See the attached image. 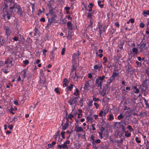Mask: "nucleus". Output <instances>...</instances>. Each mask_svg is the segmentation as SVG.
<instances>
[{
    "label": "nucleus",
    "instance_id": "34",
    "mask_svg": "<svg viewBox=\"0 0 149 149\" xmlns=\"http://www.w3.org/2000/svg\"><path fill=\"white\" fill-rule=\"evenodd\" d=\"M124 117L122 113H120L118 116V120H120L122 118H123Z\"/></svg>",
    "mask_w": 149,
    "mask_h": 149
},
{
    "label": "nucleus",
    "instance_id": "20",
    "mask_svg": "<svg viewBox=\"0 0 149 149\" xmlns=\"http://www.w3.org/2000/svg\"><path fill=\"white\" fill-rule=\"evenodd\" d=\"M54 52L52 51L50 52V56H51L50 58L52 60H54Z\"/></svg>",
    "mask_w": 149,
    "mask_h": 149
},
{
    "label": "nucleus",
    "instance_id": "23",
    "mask_svg": "<svg viewBox=\"0 0 149 149\" xmlns=\"http://www.w3.org/2000/svg\"><path fill=\"white\" fill-rule=\"evenodd\" d=\"M74 117L73 114H72L71 113L68 116V118L70 119L71 120H72V118Z\"/></svg>",
    "mask_w": 149,
    "mask_h": 149
},
{
    "label": "nucleus",
    "instance_id": "46",
    "mask_svg": "<svg viewBox=\"0 0 149 149\" xmlns=\"http://www.w3.org/2000/svg\"><path fill=\"white\" fill-rule=\"evenodd\" d=\"M54 91L58 93V94H60V93L59 92V90L58 88H56L54 89Z\"/></svg>",
    "mask_w": 149,
    "mask_h": 149
},
{
    "label": "nucleus",
    "instance_id": "60",
    "mask_svg": "<svg viewBox=\"0 0 149 149\" xmlns=\"http://www.w3.org/2000/svg\"><path fill=\"white\" fill-rule=\"evenodd\" d=\"M141 28H143L145 26L144 24L143 23H141L140 24L139 26Z\"/></svg>",
    "mask_w": 149,
    "mask_h": 149
},
{
    "label": "nucleus",
    "instance_id": "57",
    "mask_svg": "<svg viewBox=\"0 0 149 149\" xmlns=\"http://www.w3.org/2000/svg\"><path fill=\"white\" fill-rule=\"evenodd\" d=\"M92 24H93L92 21V20L91 19V20H90V23L88 25V26H90L91 27V28H92Z\"/></svg>",
    "mask_w": 149,
    "mask_h": 149
},
{
    "label": "nucleus",
    "instance_id": "45",
    "mask_svg": "<svg viewBox=\"0 0 149 149\" xmlns=\"http://www.w3.org/2000/svg\"><path fill=\"white\" fill-rule=\"evenodd\" d=\"M34 30H35V32L34 33V35L35 36H36V33L38 32V29L36 27L34 29Z\"/></svg>",
    "mask_w": 149,
    "mask_h": 149
},
{
    "label": "nucleus",
    "instance_id": "58",
    "mask_svg": "<svg viewBox=\"0 0 149 149\" xmlns=\"http://www.w3.org/2000/svg\"><path fill=\"white\" fill-rule=\"evenodd\" d=\"M65 132H62L61 133V134L62 136V137L64 139L65 138V136H64V134H65Z\"/></svg>",
    "mask_w": 149,
    "mask_h": 149
},
{
    "label": "nucleus",
    "instance_id": "37",
    "mask_svg": "<svg viewBox=\"0 0 149 149\" xmlns=\"http://www.w3.org/2000/svg\"><path fill=\"white\" fill-rule=\"evenodd\" d=\"M127 128L129 129V131L130 132H132L133 130V128H132L131 126L130 125H129L127 126Z\"/></svg>",
    "mask_w": 149,
    "mask_h": 149
},
{
    "label": "nucleus",
    "instance_id": "16",
    "mask_svg": "<svg viewBox=\"0 0 149 149\" xmlns=\"http://www.w3.org/2000/svg\"><path fill=\"white\" fill-rule=\"evenodd\" d=\"M121 122H119L118 123V124L119 125V126L120 127H121L122 129V131H125L126 129L125 128V126L123 125V124H122L121 123Z\"/></svg>",
    "mask_w": 149,
    "mask_h": 149
},
{
    "label": "nucleus",
    "instance_id": "43",
    "mask_svg": "<svg viewBox=\"0 0 149 149\" xmlns=\"http://www.w3.org/2000/svg\"><path fill=\"white\" fill-rule=\"evenodd\" d=\"M135 63L138 66L141 67V63L139 62L138 61H136Z\"/></svg>",
    "mask_w": 149,
    "mask_h": 149
},
{
    "label": "nucleus",
    "instance_id": "28",
    "mask_svg": "<svg viewBox=\"0 0 149 149\" xmlns=\"http://www.w3.org/2000/svg\"><path fill=\"white\" fill-rule=\"evenodd\" d=\"M143 14L145 16H146L147 15H149V10H144L143 12Z\"/></svg>",
    "mask_w": 149,
    "mask_h": 149
},
{
    "label": "nucleus",
    "instance_id": "54",
    "mask_svg": "<svg viewBox=\"0 0 149 149\" xmlns=\"http://www.w3.org/2000/svg\"><path fill=\"white\" fill-rule=\"evenodd\" d=\"M7 19H10V17H11V15L10 14H9L8 13V11H7Z\"/></svg>",
    "mask_w": 149,
    "mask_h": 149
},
{
    "label": "nucleus",
    "instance_id": "3",
    "mask_svg": "<svg viewBox=\"0 0 149 149\" xmlns=\"http://www.w3.org/2000/svg\"><path fill=\"white\" fill-rule=\"evenodd\" d=\"M143 91L149 90V80L146 79L143 82V87L142 88Z\"/></svg>",
    "mask_w": 149,
    "mask_h": 149
},
{
    "label": "nucleus",
    "instance_id": "39",
    "mask_svg": "<svg viewBox=\"0 0 149 149\" xmlns=\"http://www.w3.org/2000/svg\"><path fill=\"white\" fill-rule=\"evenodd\" d=\"M92 144L93 145V148H94L95 149H97L98 147L95 144V142H92Z\"/></svg>",
    "mask_w": 149,
    "mask_h": 149
},
{
    "label": "nucleus",
    "instance_id": "14",
    "mask_svg": "<svg viewBox=\"0 0 149 149\" xmlns=\"http://www.w3.org/2000/svg\"><path fill=\"white\" fill-rule=\"evenodd\" d=\"M75 131L76 132H77L83 131V129L81 127L76 126L75 127Z\"/></svg>",
    "mask_w": 149,
    "mask_h": 149
},
{
    "label": "nucleus",
    "instance_id": "63",
    "mask_svg": "<svg viewBox=\"0 0 149 149\" xmlns=\"http://www.w3.org/2000/svg\"><path fill=\"white\" fill-rule=\"evenodd\" d=\"M130 22L131 23H133L134 22V19L133 18L130 19H129Z\"/></svg>",
    "mask_w": 149,
    "mask_h": 149
},
{
    "label": "nucleus",
    "instance_id": "51",
    "mask_svg": "<svg viewBox=\"0 0 149 149\" xmlns=\"http://www.w3.org/2000/svg\"><path fill=\"white\" fill-rule=\"evenodd\" d=\"M103 114V111L102 110L100 111V113L99 114V116H103V115H102Z\"/></svg>",
    "mask_w": 149,
    "mask_h": 149
},
{
    "label": "nucleus",
    "instance_id": "29",
    "mask_svg": "<svg viewBox=\"0 0 149 149\" xmlns=\"http://www.w3.org/2000/svg\"><path fill=\"white\" fill-rule=\"evenodd\" d=\"M123 132H125V136L127 137H129L131 136V133L128 132H126V130H125V131H123Z\"/></svg>",
    "mask_w": 149,
    "mask_h": 149
},
{
    "label": "nucleus",
    "instance_id": "59",
    "mask_svg": "<svg viewBox=\"0 0 149 149\" xmlns=\"http://www.w3.org/2000/svg\"><path fill=\"white\" fill-rule=\"evenodd\" d=\"M146 144V149H149V141H147Z\"/></svg>",
    "mask_w": 149,
    "mask_h": 149
},
{
    "label": "nucleus",
    "instance_id": "17",
    "mask_svg": "<svg viewBox=\"0 0 149 149\" xmlns=\"http://www.w3.org/2000/svg\"><path fill=\"white\" fill-rule=\"evenodd\" d=\"M73 87V85L72 84H70L69 86H68L66 87V90L68 91H71L72 90Z\"/></svg>",
    "mask_w": 149,
    "mask_h": 149
},
{
    "label": "nucleus",
    "instance_id": "13",
    "mask_svg": "<svg viewBox=\"0 0 149 149\" xmlns=\"http://www.w3.org/2000/svg\"><path fill=\"white\" fill-rule=\"evenodd\" d=\"M62 148H68V147L66 144L64 143L63 144H62L61 145H58L57 148L61 149Z\"/></svg>",
    "mask_w": 149,
    "mask_h": 149
},
{
    "label": "nucleus",
    "instance_id": "4",
    "mask_svg": "<svg viewBox=\"0 0 149 149\" xmlns=\"http://www.w3.org/2000/svg\"><path fill=\"white\" fill-rule=\"evenodd\" d=\"M78 98L76 97H72L68 101V103L71 106H73L74 104L76 105L77 102V99Z\"/></svg>",
    "mask_w": 149,
    "mask_h": 149
},
{
    "label": "nucleus",
    "instance_id": "61",
    "mask_svg": "<svg viewBox=\"0 0 149 149\" xmlns=\"http://www.w3.org/2000/svg\"><path fill=\"white\" fill-rule=\"evenodd\" d=\"M94 105L96 107V109H97L99 107V104L96 102H95L94 103Z\"/></svg>",
    "mask_w": 149,
    "mask_h": 149
},
{
    "label": "nucleus",
    "instance_id": "24",
    "mask_svg": "<svg viewBox=\"0 0 149 149\" xmlns=\"http://www.w3.org/2000/svg\"><path fill=\"white\" fill-rule=\"evenodd\" d=\"M84 101V99L83 98L81 99L80 100L79 102L78 105H80V106L82 107L83 105V101Z\"/></svg>",
    "mask_w": 149,
    "mask_h": 149
},
{
    "label": "nucleus",
    "instance_id": "52",
    "mask_svg": "<svg viewBox=\"0 0 149 149\" xmlns=\"http://www.w3.org/2000/svg\"><path fill=\"white\" fill-rule=\"evenodd\" d=\"M99 100H100L99 98H96L95 97H93V100L95 102L99 101Z\"/></svg>",
    "mask_w": 149,
    "mask_h": 149
},
{
    "label": "nucleus",
    "instance_id": "44",
    "mask_svg": "<svg viewBox=\"0 0 149 149\" xmlns=\"http://www.w3.org/2000/svg\"><path fill=\"white\" fill-rule=\"evenodd\" d=\"M65 48H62V51L61 52V54L63 55L64 54L65 52Z\"/></svg>",
    "mask_w": 149,
    "mask_h": 149
},
{
    "label": "nucleus",
    "instance_id": "9",
    "mask_svg": "<svg viewBox=\"0 0 149 149\" xmlns=\"http://www.w3.org/2000/svg\"><path fill=\"white\" fill-rule=\"evenodd\" d=\"M146 43H144L141 45L139 47V48L140 49L141 52H143L144 51V50L146 49Z\"/></svg>",
    "mask_w": 149,
    "mask_h": 149
},
{
    "label": "nucleus",
    "instance_id": "6",
    "mask_svg": "<svg viewBox=\"0 0 149 149\" xmlns=\"http://www.w3.org/2000/svg\"><path fill=\"white\" fill-rule=\"evenodd\" d=\"M48 6L49 8V14H50L51 16L55 15V14L53 11V8L52 7L50 2L48 4Z\"/></svg>",
    "mask_w": 149,
    "mask_h": 149
},
{
    "label": "nucleus",
    "instance_id": "53",
    "mask_svg": "<svg viewBox=\"0 0 149 149\" xmlns=\"http://www.w3.org/2000/svg\"><path fill=\"white\" fill-rule=\"evenodd\" d=\"M69 83V81H68V80L66 78H65L64 79L63 83H65L68 84Z\"/></svg>",
    "mask_w": 149,
    "mask_h": 149
},
{
    "label": "nucleus",
    "instance_id": "11",
    "mask_svg": "<svg viewBox=\"0 0 149 149\" xmlns=\"http://www.w3.org/2000/svg\"><path fill=\"white\" fill-rule=\"evenodd\" d=\"M102 65L101 63H99L97 65H94L93 68L95 70H100Z\"/></svg>",
    "mask_w": 149,
    "mask_h": 149
},
{
    "label": "nucleus",
    "instance_id": "5",
    "mask_svg": "<svg viewBox=\"0 0 149 149\" xmlns=\"http://www.w3.org/2000/svg\"><path fill=\"white\" fill-rule=\"evenodd\" d=\"M3 28L5 31V33L7 36V38H8V36L10 35L12 31L10 29L9 27L8 26H4Z\"/></svg>",
    "mask_w": 149,
    "mask_h": 149
},
{
    "label": "nucleus",
    "instance_id": "42",
    "mask_svg": "<svg viewBox=\"0 0 149 149\" xmlns=\"http://www.w3.org/2000/svg\"><path fill=\"white\" fill-rule=\"evenodd\" d=\"M3 41L4 42L5 41L3 39H1V37H0V47L3 45V44L4 43V42H3V43H2V42H1V41Z\"/></svg>",
    "mask_w": 149,
    "mask_h": 149
},
{
    "label": "nucleus",
    "instance_id": "30",
    "mask_svg": "<svg viewBox=\"0 0 149 149\" xmlns=\"http://www.w3.org/2000/svg\"><path fill=\"white\" fill-rule=\"evenodd\" d=\"M87 17L88 18H89L90 19V20H91V19L92 18V13H88L87 16Z\"/></svg>",
    "mask_w": 149,
    "mask_h": 149
},
{
    "label": "nucleus",
    "instance_id": "7",
    "mask_svg": "<svg viewBox=\"0 0 149 149\" xmlns=\"http://www.w3.org/2000/svg\"><path fill=\"white\" fill-rule=\"evenodd\" d=\"M91 88V86L90 85L89 81H85V85L84 88L87 91L89 90Z\"/></svg>",
    "mask_w": 149,
    "mask_h": 149
},
{
    "label": "nucleus",
    "instance_id": "41",
    "mask_svg": "<svg viewBox=\"0 0 149 149\" xmlns=\"http://www.w3.org/2000/svg\"><path fill=\"white\" fill-rule=\"evenodd\" d=\"M50 19H48L49 22H48V23L47 25V27H49L51 25V24L52 23H53L51 21H50Z\"/></svg>",
    "mask_w": 149,
    "mask_h": 149
},
{
    "label": "nucleus",
    "instance_id": "38",
    "mask_svg": "<svg viewBox=\"0 0 149 149\" xmlns=\"http://www.w3.org/2000/svg\"><path fill=\"white\" fill-rule=\"evenodd\" d=\"M139 138L138 137H135V140L137 143H140L141 142V141L139 140Z\"/></svg>",
    "mask_w": 149,
    "mask_h": 149
},
{
    "label": "nucleus",
    "instance_id": "55",
    "mask_svg": "<svg viewBox=\"0 0 149 149\" xmlns=\"http://www.w3.org/2000/svg\"><path fill=\"white\" fill-rule=\"evenodd\" d=\"M76 69V66L74 65H73L72 66V68L71 69V72H73L74 70Z\"/></svg>",
    "mask_w": 149,
    "mask_h": 149
},
{
    "label": "nucleus",
    "instance_id": "12",
    "mask_svg": "<svg viewBox=\"0 0 149 149\" xmlns=\"http://www.w3.org/2000/svg\"><path fill=\"white\" fill-rule=\"evenodd\" d=\"M51 21L53 23H55L56 22V21L57 19V16L56 15V14L51 15Z\"/></svg>",
    "mask_w": 149,
    "mask_h": 149
},
{
    "label": "nucleus",
    "instance_id": "36",
    "mask_svg": "<svg viewBox=\"0 0 149 149\" xmlns=\"http://www.w3.org/2000/svg\"><path fill=\"white\" fill-rule=\"evenodd\" d=\"M101 3V1H98V5L100 6V7L101 8H102L104 7V4H102L101 5L100 3Z\"/></svg>",
    "mask_w": 149,
    "mask_h": 149
},
{
    "label": "nucleus",
    "instance_id": "49",
    "mask_svg": "<svg viewBox=\"0 0 149 149\" xmlns=\"http://www.w3.org/2000/svg\"><path fill=\"white\" fill-rule=\"evenodd\" d=\"M108 109H107V110H104V111H103V116H105L107 114V113H108Z\"/></svg>",
    "mask_w": 149,
    "mask_h": 149
},
{
    "label": "nucleus",
    "instance_id": "1",
    "mask_svg": "<svg viewBox=\"0 0 149 149\" xmlns=\"http://www.w3.org/2000/svg\"><path fill=\"white\" fill-rule=\"evenodd\" d=\"M105 78V76L104 75H103L102 77L99 76L97 77L96 78L95 82L96 86L98 87H100V89H102L103 81Z\"/></svg>",
    "mask_w": 149,
    "mask_h": 149
},
{
    "label": "nucleus",
    "instance_id": "21",
    "mask_svg": "<svg viewBox=\"0 0 149 149\" xmlns=\"http://www.w3.org/2000/svg\"><path fill=\"white\" fill-rule=\"evenodd\" d=\"M132 52L135 54H138V49L136 48H134L132 49Z\"/></svg>",
    "mask_w": 149,
    "mask_h": 149
},
{
    "label": "nucleus",
    "instance_id": "19",
    "mask_svg": "<svg viewBox=\"0 0 149 149\" xmlns=\"http://www.w3.org/2000/svg\"><path fill=\"white\" fill-rule=\"evenodd\" d=\"M79 53H75L73 54V58L74 60L76 59L77 58H78L79 56Z\"/></svg>",
    "mask_w": 149,
    "mask_h": 149
},
{
    "label": "nucleus",
    "instance_id": "8",
    "mask_svg": "<svg viewBox=\"0 0 149 149\" xmlns=\"http://www.w3.org/2000/svg\"><path fill=\"white\" fill-rule=\"evenodd\" d=\"M98 23L99 24V22ZM98 28L99 30V34L100 36H101L104 31V28L102 27V25L99 24L98 26Z\"/></svg>",
    "mask_w": 149,
    "mask_h": 149
},
{
    "label": "nucleus",
    "instance_id": "25",
    "mask_svg": "<svg viewBox=\"0 0 149 149\" xmlns=\"http://www.w3.org/2000/svg\"><path fill=\"white\" fill-rule=\"evenodd\" d=\"M109 118H108L109 120L111 121L113 120L114 119V117L113 115L110 114L109 115Z\"/></svg>",
    "mask_w": 149,
    "mask_h": 149
},
{
    "label": "nucleus",
    "instance_id": "2",
    "mask_svg": "<svg viewBox=\"0 0 149 149\" xmlns=\"http://www.w3.org/2000/svg\"><path fill=\"white\" fill-rule=\"evenodd\" d=\"M10 9L12 10H13L14 11L17 13L21 14L22 13L21 9L19 5H17L16 3H13V6L10 7Z\"/></svg>",
    "mask_w": 149,
    "mask_h": 149
},
{
    "label": "nucleus",
    "instance_id": "26",
    "mask_svg": "<svg viewBox=\"0 0 149 149\" xmlns=\"http://www.w3.org/2000/svg\"><path fill=\"white\" fill-rule=\"evenodd\" d=\"M87 122L90 121L91 122H92L93 118L91 116H87Z\"/></svg>",
    "mask_w": 149,
    "mask_h": 149
},
{
    "label": "nucleus",
    "instance_id": "48",
    "mask_svg": "<svg viewBox=\"0 0 149 149\" xmlns=\"http://www.w3.org/2000/svg\"><path fill=\"white\" fill-rule=\"evenodd\" d=\"M23 63L25 64V65L29 63V61L27 60H26L23 61Z\"/></svg>",
    "mask_w": 149,
    "mask_h": 149
},
{
    "label": "nucleus",
    "instance_id": "31",
    "mask_svg": "<svg viewBox=\"0 0 149 149\" xmlns=\"http://www.w3.org/2000/svg\"><path fill=\"white\" fill-rule=\"evenodd\" d=\"M111 83H109V82L108 81L106 83V84L105 85V88H110V84Z\"/></svg>",
    "mask_w": 149,
    "mask_h": 149
},
{
    "label": "nucleus",
    "instance_id": "62",
    "mask_svg": "<svg viewBox=\"0 0 149 149\" xmlns=\"http://www.w3.org/2000/svg\"><path fill=\"white\" fill-rule=\"evenodd\" d=\"M101 142V141L100 139H97L95 141V143H100Z\"/></svg>",
    "mask_w": 149,
    "mask_h": 149
},
{
    "label": "nucleus",
    "instance_id": "33",
    "mask_svg": "<svg viewBox=\"0 0 149 149\" xmlns=\"http://www.w3.org/2000/svg\"><path fill=\"white\" fill-rule=\"evenodd\" d=\"M62 139L61 138H59V139L58 140V141L57 142V144L58 145H60L61 143V142L62 141Z\"/></svg>",
    "mask_w": 149,
    "mask_h": 149
},
{
    "label": "nucleus",
    "instance_id": "18",
    "mask_svg": "<svg viewBox=\"0 0 149 149\" xmlns=\"http://www.w3.org/2000/svg\"><path fill=\"white\" fill-rule=\"evenodd\" d=\"M68 120H67V122L65 123L63 126V130H65L68 127Z\"/></svg>",
    "mask_w": 149,
    "mask_h": 149
},
{
    "label": "nucleus",
    "instance_id": "64",
    "mask_svg": "<svg viewBox=\"0 0 149 149\" xmlns=\"http://www.w3.org/2000/svg\"><path fill=\"white\" fill-rule=\"evenodd\" d=\"M18 39V37L15 36L13 38V40L15 41H17Z\"/></svg>",
    "mask_w": 149,
    "mask_h": 149
},
{
    "label": "nucleus",
    "instance_id": "27",
    "mask_svg": "<svg viewBox=\"0 0 149 149\" xmlns=\"http://www.w3.org/2000/svg\"><path fill=\"white\" fill-rule=\"evenodd\" d=\"M23 72V74H22V77L23 79V80H22V81H24V78L26 77V71L25 70Z\"/></svg>",
    "mask_w": 149,
    "mask_h": 149
},
{
    "label": "nucleus",
    "instance_id": "10",
    "mask_svg": "<svg viewBox=\"0 0 149 149\" xmlns=\"http://www.w3.org/2000/svg\"><path fill=\"white\" fill-rule=\"evenodd\" d=\"M5 64H11V65L10 66H9V65H7L6 66V67L7 68H8L9 67H11L13 65V64L12 61H10L9 58H8L5 61Z\"/></svg>",
    "mask_w": 149,
    "mask_h": 149
},
{
    "label": "nucleus",
    "instance_id": "47",
    "mask_svg": "<svg viewBox=\"0 0 149 149\" xmlns=\"http://www.w3.org/2000/svg\"><path fill=\"white\" fill-rule=\"evenodd\" d=\"M88 77L89 79H91L92 77V74L91 73H88Z\"/></svg>",
    "mask_w": 149,
    "mask_h": 149
},
{
    "label": "nucleus",
    "instance_id": "35",
    "mask_svg": "<svg viewBox=\"0 0 149 149\" xmlns=\"http://www.w3.org/2000/svg\"><path fill=\"white\" fill-rule=\"evenodd\" d=\"M95 136H94L93 134H92L91 135V137H90V139L92 141V142H95Z\"/></svg>",
    "mask_w": 149,
    "mask_h": 149
},
{
    "label": "nucleus",
    "instance_id": "50",
    "mask_svg": "<svg viewBox=\"0 0 149 149\" xmlns=\"http://www.w3.org/2000/svg\"><path fill=\"white\" fill-rule=\"evenodd\" d=\"M99 137L100 139H102L103 138L102 134L103 133L101 132H99Z\"/></svg>",
    "mask_w": 149,
    "mask_h": 149
},
{
    "label": "nucleus",
    "instance_id": "22",
    "mask_svg": "<svg viewBox=\"0 0 149 149\" xmlns=\"http://www.w3.org/2000/svg\"><path fill=\"white\" fill-rule=\"evenodd\" d=\"M115 79V78H113L112 76L110 77V78L107 80V82H109V83H111Z\"/></svg>",
    "mask_w": 149,
    "mask_h": 149
},
{
    "label": "nucleus",
    "instance_id": "56",
    "mask_svg": "<svg viewBox=\"0 0 149 149\" xmlns=\"http://www.w3.org/2000/svg\"><path fill=\"white\" fill-rule=\"evenodd\" d=\"M35 6V4H34V3L31 4V8H32V12H33V11L34 9Z\"/></svg>",
    "mask_w": 149,
    "mask_h": 149
},
{
    "label": "nucleus",
    "instance_id": "40",
    "mask_svg": "<svg viewBox=\"0 0 149 149\" xmlns=\"http://www.w3.org/2000/svg\"><path fill=\"white\" fill-rule=\"evenodd\" d=\"M71 113H72V114H73L74 116L76 115V114L77 113V112L76 111H74V109H73L72 110V112H71Z\"/></svg>",
    "mask_w": 149,
    "mask_h": 149
},
{
    "label": "nucleus",
    "instance_id": "15",
    "mask_svg": "<svg viewBox=\"0 0 149 149\" xmlns=\"http://www.w3.org/2000/svg\"><path fill=\"white\" fill-rule=\"evenodd\" d=\"M67 25L68 26V29L70 30H72L73 29L72 24L71 22L68 21L67 23Z\"/></svg>",
    "mask_w": 149,
    "mask_h": 149
},
{
    "label": "nucleus",
    "instance_id": "32",
    "mask_svg": "<svg viewBox=\"0 0 149 149\" xmlns=\"http://www.w3.org/2000/svg\"><path fill=\"white\" fill-rule=\"evenodd\" d=\"M118 75V73L113 72L112 75V76L113 78H115L116 76H117Z\"/></svg>",
    "mask_w": 149,
    "mask_h": 149
}]
</instances>
